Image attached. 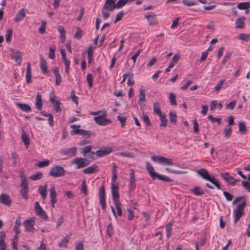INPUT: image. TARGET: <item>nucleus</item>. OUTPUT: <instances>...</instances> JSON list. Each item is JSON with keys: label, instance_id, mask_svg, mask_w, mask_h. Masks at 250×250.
Instances as JSON below:
<instances>
[{"label": "nucleus", "instance_id": "nucleus-54", "mask_svg": "<svg viewBox=\"0 0 250 250\" xmlns=\"http://www.w3.org/2000/svg\"><path fill=\"white\" fill-rule=\"evenodd\" d=\"M120 155L127 158H133L134 156L133 153L127 151L120 152Z\"/></svg>", "mask_w": 250, "mask_h": 250}, {"label": "nucleus", "instance_id": "nucleus-46", "mask_svg": "<svg viewBox=\"0 0 250 250\" xmlns=\"http://www.w3.org/2000/svg\"><path fill=\"white\" fill-rule=\"evenodd\" d=\"M169 120L172 124H175L177 121V116L175 112L170 111L169 113Z\"/></svg>", "mask_w": 250, "mask_h": 250}, {"label": "nucleus", "instance_id": "nucleus-53", "mask_svg": "<svg viewBox=\"0 0 250 250\" xmlns=\"http://www.w3.org/2000/svg\"><path fill=\"white\" fill-rule=\"evenodd\" d=\"M28 189H21L20 194L25 200H27Z\"/></svg>", "mask_w": 250, "mask_h": 250}, {"label": "nucleus", "instance_id": "nucleus-55", "mask_svg": "<svg viewBox=\"0 0 250 250\" xmlns=\"http://www.w3.org/2000/svg\"><path fill=\"white\" fill-rule=\"evenodd\" d=\"M46 26V22L45 21H42L41 25L39 29V32L41 34H44L45 31Z\"/></svg>", "mask_w": 250, "mask_h": 250}, {"label": "nucleus", "instance_id": "nucleus-30", "mask_svg": "<svg viewBox=\"0 0 250 250\" xmlns=\"http://www.w3.org/2000/svg\"><path fill=\"white\" fill-rule=\"evenodd\" d=\"M58 30L60 34V40L62 42H63L65 40V31L63 26L59 25L58 27Z\"/></svg>", "mask_w": 250, "mask_h": 250}, {"label": "nucleus", "instance_id": "nucleus-18", "mask_svg": "<svg viewBox=\"0 0 250 250\" xmlns=\"http://www.w3.org/2000/svg\"><path fill=\"white\" fill-rule=\"evenodd\" d=\"M220 176L226 182L229 183V185L232 186L234 185V178L231 176L229 173H221Z\"/></svg>", "mask_w": 250, "mask_h": 250}, {"label": "nucleus", "instance_id": "nucleus-4", "mask_svg": "<svg viewBox=\"0 0 250 250\" xmlns=\"http://www.w3.org/2000/svg\"><path fill=\"white\" fill-rule=\"evenodd\" d=\"M112 150L113 149L111 147L103 146L100 149H98L96 152H91V156H90L89 158H93L94 154H96L98 157H103L110 153Z\"/></svg>", "mask_w": 250, "mask_h": 250}, {"label": "nucleus", "instance_id": "nucleus-39", "mask_svg": "<svg viewBox=\"0 0 250 250\" xmlns=\"http://www.w3.org/2000/svg\"><path fill=\"white\" fill-rule=\"evenodd\" d=\"M237 7L240 10H247L250 8V2H243L237 4Z\"/></svg>", "mask_w": 250, "mask_h": 250}, {"label": "nucleus", "instance_id": "nucleus-25", "mask_svg": "<svg viewBox=\"0 0 250 250\" xmlns=\"http://www.w3.org/2000/svg\"><path fill=\"white\" fill-rule=\"evenodd\" d=\"M77 152V148L71 147L68 149H66L63 150V154L70 156L73 157L76 155Z\"/></svg>", "mask_w": 250, "mask_h": 250}, {"label": "nucleus", "instance_id": "nucleus-59", "mask_svg": "<svg viewBox=\"0 0 250 250\" xmlns=\"http://www.w3.org/2000/svg\"><path fill=\"white\" fill-rule=\"evenodd\" d=\"M170 103L172 105H176L177 104L176 101V96L173 93L169 94Z\"/></svg>", "mask_w": 250, "mask_h": 250}, {"label": "nucleus", "instance_id": "nucleus-19", "mask_svg": "<svg viewBox=\"0 0 250 250\" xmlns=\"http://www.w3.org/2000/svg\"><path fill=\"white\" fill-rule=\"evenodd\" d=\"M20 177L21 179V189H28V184L27 178L23 172L20 171Z\"/></svg>", "mask_w": 250, "mask_h": 250}, {"label": "nucleus", "instance_id": "nucleus-9", "mask_svg": "<svg viewBox=\"0 0 250 250\" xmlns=\"http://www.w3.org/2000/svg\"><path fill=\"white\" fill-rule=\"evenodd\" d=\"M55 95L53 93H51L50 94L49 101L50 103L53 104L54 110L56 112H60L62 110V109L60 106L61 103L58 100H55Z\"/></svg>", "mask_w": 250, "mask_h": 250}, {"label": "nucleus", "instance_id": "nucleus-57", "mask_svg": "<svg viewBox=\"0 0 250 250\" xmlns=\"http://www.w3.org/2000/svg\"><path fill=\"white\" fill-rule=\"evenodd\" d=\"M225 82V79L221 80L219 81V82L218 83L217 85L214 87V90L216 91H219L221 89V88H222V87Z\"/></svg>", "mask_w": 250, "mask_h": 250}, {"label": "nucleus", "instance_id": "nucleus-26", "mask_svg": "<svg viewBox=\"0 0 250 250\" xmlns=\"http://www.w3.org/2000/svg\"><path fill=\"white\" fill-rule=\"evenodd\" d=\"M197 173L204 179L207 180L208 177L209 176V174L205 168H201L197 171Z\"/></svg>", "mask_w": 250, "mask_h": 250}, {"label": "nucleus", "instance_id": "nucleus-49", "mask_svg": "<svg viewBox=\"0 0 250 250\" xmlns=\"http://www.w3.org/2000/svg\"><path fill=\"white\" fill-rule=\"evenodd\" d=\"M127 2V0H119L115 4V7L119 9L125 5Z\"/></svg>", "mask_w": 250, "mask_h": 250}, {"label": "nucleus", "instance_id": "nucleus-36", "mask_svg": "<svg viewBox=\"0 0 250 250\" xmlns=\"http://www.w3.org/2000/svg\"><path fill=\"white\" fill-rule=\"evenodd\" d=\"M42 96L40 93H38L36 98V106L38 110L42 109Z\"/></svg>", "mask_w": 250, "mask_h": 250}, {"label": "nucleus", "instance_id": "nucleus-60", "mask_svg": "<svg viewBox=\"0 0 250 250\" xmlns=\"http://www.w3.org/2000/svg\"><path fill=\"white\" fill-rule=\"evenodd\" d=\"M82 36V31L80 27L77 28L76 32L74 35V38L77 39H80Z\"/></svg>", "mask_w": 250, "mask_h": 250}, {"label": "nucleus", "instance_id": "nucleus-48", "mask_svg": "<svg viewBox=\"0 0 250 250\" xmlns=\"http://www.w3.org/2000/svg\"><path fill=\"white\" fill-rule=\"evenodd\" d=\"M114 233V229L111 223H110L108 225L107 229H106V234L109 236L111 237Z\"/></svg>", "mask_w": 250, "mask_h": 250}, {"label": "nucleus", "instance_id": "nucleus-43", "mask_svg": "<svg viewBox=\"0 0 250 250\" xmlns=\"http://www.w3.org/2000/svg\"><path fill=\"white\" fill-rule=\"evenodd\" d=\"M239 130L242 134H245L247 133V128L245 124L243 122L238 123Z\"/></svg>", "mask_w": 250, "mask_h": 250}, {"label": "nucleus", "instance_id": "nucleus-21", "mask_svg": "<svg viewBox=\"0 0 250 250\" xmlns=\"http://www.w3.org/2000/svg\"><path fill=\"white\" fill-rule=\"evenodd\" d=\"M98 171H99V169L98 166L95 164L92 165L83 170V172L85 174H92Z\"/></svg>", "mask_w": 250, "mask_h": 250}, {"label": "nucleus", "instance_id": "nucleus-3", "mask_svg": "<svg viewBox=\"0 0 250 250\" xmlns=\"http://www.w3.org/2000/svg\"><path fill=\"white\" fill-rule=\"evenodd\" d=\"M151 159L156 163L162 164L164 166H171L173 165L174 163L170 158H167L163 156H160L157 155L152 156Z\"/></svg>", "mask_w": 250, "mask_h": 250}, {"label": "nucleus", "instance_id": "nucleus-23", "mask_svg": "<svg viewBox=\"0 0 250 250\" xmlns=\"http://www.w3.org/2000/svg\"><path fill=\"white\" fill-rule=\"evenodd\" d=\"M5 233L4 231L0 232V250H6V244L5 243Z\"/></svg>", "mask_w": 250, "mask_h": 250}, {"label": "nucleus", "instance_id": "nucleus-51", "mask_svg": "<svg viewBox=\"0 0 250 250\" xmlns=\"http://www.w3.org/2000/svg\"><path fill=\"white\" fill-rule=\"evenodd\" d=\"M114 204L117 209L118 215L119 216H121L122 215V210L121 208L122 205L121 202L116 203Z\"/></svg>", "mask_w": 250, "mask_h": 250}, {"label": "nucleus", "instance_id": "nucleus-14", "mask_svg": "<svg viewBox=\"0 0 250 250\" xmlns=\"http://www.w3.org/2000/svg\"><path fill=\"white\" fill-rule=\"evenodd\" d=\"M95 122L100 125H105L111 123L110 120L106 119L103 116H99L94 118Z\"/></svg>", "mask_w": 250, "mask_h": 250}, {"label": "nucleus", "instance_id": "nucleus-12", "mask_svg": "<svg viewBox=\"0 0 250 250\" xmlns=\"http://www.w3.org/2000/svg\"><path fill=\"white\" fill-rule=\"evenodd\" d=\"M112 194L113 200L114 203L120 202L119 201V194L118 193V186L114 183L111 184Z\"/></svg>", "mask_w": 250, "mask_h": 250}, {"label": "nucleus", "instance_id": "nucleus-7", "mask_svg": "<svg viewBox=\"0 0 250 250\" xmlns=\"http://www.w3.org/2000/svg\"><path fill=\"white\" fill-rule=\"evenodd\" d=\"M71 164L76 165V168L79 169L88 166L89 162L85 158H76L73 160Z\"/></svg>", "mask_w": 250, "mask_h": 250}, {"label": "nucleus", "instance_id": "nucleus-42", "mask_svg": "<svg viewBox=\"0 0 250 250\" xmlns=\"http://www.w3.org/2000/svg\"><path fill=\"white\" fill-rule=\"evenodd\" d=\"M180 57L179 54H175L172 58V61L169 63V67H173L178 62Z\"/></svg>", "mask_w": 250, "mask_h": 250}, {"label": "nucleus", "instance_id": "nucleus-11", "mask_svg": "<svg viewBox=\"0 0 250 250\" xmlns=\"http://www.w3.org/2000/svg\"><path fill=\"white\" fill-rule=\"evenodd\" d=\"M10 56L11 58L15 60L18 64H21L22 55L20 51L18 50L11 49L10 50Z\"/></svg>", "mask_w": 250, "mask_h": 250}, {"label": "nucleus", "instance_id": "nucleus-64", "mask_svg": "<svg viewBox=\"0 0 250 250\" xmlns=\"http://www.w3.org/2000/svg\"><path fill=\"white\" fill-rule=\"evenodd\" d=\"M124 15V12L123 11L118 13L117 14V15H116V18L114 22L115 23H116L117 22H118L119 21H121L122 20V19L123 18Z\"/></svg>", "mask_w": 250, "mask_h": 250}, {"label": "nucleus", "instance_id": "nucleus-63", "mask_svg": "<svg viewBox=\"0 0 250 250\" xmlns=\"http://www.w3.org/2000/svg\"><path fill=\"white\" fill-rule=\"evenodd\" d=\"M208 119L212 123H214L215 122H217L218 125H220L221 123V119L220 118H214L212 115H209L208 116Z\"/></svg>", "mask_w": 250, "mask_h": 250}, {"label": "nucleus", "instance_id": "nucleus-38", "mask_svg": "<svg viewBox=\"0 0 250 250\" xmlns=\"http://www.w3.org/2000/svg\"><path fill=\"white\" fill-rule=\"evenodd\" d=\"M17 105L24 112L30 111L31 110V107L27 104L17 103Z\"/></svg>", "mask_w": 250, "mask_h": 250}, {"label": "nucleus", "instance_id": "nucleus-37", "mask_svg": "<svg viewBox=\"0 0 250 250\" xmlns=\"http://www.w3.org/2000/svg\"><path fill=\"white\" fill-rule=\"evenodd\" d=\"M190 192L197 196L202 195L204 193L203 190L200 187H196L194 188L190 189Z\"/></svg>", "mask_w": 250, "mask_h": 250}, {"label": "nucleus", "instance_id": "nucleus-17", "mask_svg": "<svg viewBox=\"0 0 250 250\" xmlns=\"http://www.w3.org/2000/svg\"><path fill=\"white\" fill-rule=\"evenodd\" d=\"M0 201L2 204L7 206H10L12 202L10 197L6 194H1L0 195Z\"/></svg>", "mask_w": 250, "mask_h": 250}, {"label": "nucleus", "instance_id": "nucleus-50", "mask_svg": "<svg viewBox=\"0 0 250 250\" xmlns=\"http://www.w3.org/2000/svg\"><path fill=\"white\" fill-rule=\"evenodd\" d=\"M93 77L91 74L88 73L86 76V81L88 83L89 87L90 88L93 86Z\"/></svg>", "mask_w": 250, "mask_h": 250}, {"label": "nucleus", "instance_id": "nucleus-24", "mask_svg": "<svg viewBox=\"0 0 250 250\" xmlns=\"http://www.w3.org/2000/svg\"><path fill=\"white\" fill-rule=\"evenodd\" d=\"M25 16V11L24 8L20 9L17 13L15 18V21L16 22H19L22 20L23 18Z\"/></svg>", "mask_w": 250, "mask_h": 250}, {"label": "nucleus", "instance_id": "nucleus-41", "mask_svg": "<svg viewBox=\"0 0 250 250\" xmlns=\"http://www.w3.org/2000/svg\"><path fill=\"white\" fill-rule=\"evenodd\" d=\"M159 117L161 121L160 126L164 127H166L167 123V119L166 115L162 114L161 115H160Z\"/></svg>", "mask_w": 250, "mask_h": 250}, {"label": "nucleus", "instance_id": "nucleus-20", "mask_svg": "<svg viewBox=\"0 0 250 250\" xmlns=\"http://www.w3.org/2000/svg\"><path fill=\"white\" fill-rule=\"evenodd\" d=\"M50 197L52 206L54 207V204L57 202V193L53 186H52L50 189Z\"/></svg>", "mask_w": 250, "mask_h": 250}, {"label": "nucleus", "instance_id": "nucleus-6", "mask_svg": "<svg viewBox=\"0 0 250 250\" xmlns=\"http://www.w3.org/2000/svg\"><path fill=\"white\" fill-rule=\"evenodd\" d=\"M115 8V4H111L109 3L108 2L105 1L102 9V13L104 19H107L109 16V14L107 11H112Z\"/></svg>", "mask_w": 250, "mask_h": 250}, {"label": "nucleus", "instance_id": "nucleus-10", "mask_svg": "<svg viewBox=\"0 0 250 250\" xmlns=\"http://www.w3.org/2000/svg\"><path fill=\"white\" fill-rule=\"evenodd\" d=\"M99 200L102 206V208L103 210L105 209L106 208V204L105 201V191H104V186H102L100 188L99 191Z\"/></svg>", "mask_w": 250, "mask_h": 250}, {"label": "nucleus", "instance_id": "nucleus-45", "mask_svg": "<svg viewBox=\"0 0 250 250\" xmlns=\"http://www.w3.org/2000/svg\"><path fill=\"white\" fill-rule=\"evenodd\" d=\"M42 177V174L41 172H38L36 174L32 175L29 178L33 181L41 179Z\"/></svg>", "mask_w": 250, "mask_h": 250}, {"label": "nucleus", "instance_id": "nucleus-47", "mask_svg": "<svg viewBox=\"0 0 250 250\" xmlns=\"http://www.w3.org/2000/svg\"><path fill=\"white\" fill-rule=\"evenodd\" d=\"M130 188H133L135 187V173L132 170H131V172L130 173Z\"/></svg>", "mask_w": 250, "mask_h": 250}, {"label": "nucleus", "instance_id": "nucleus-58", "mask_svg": "<svg viewBox=\"0 0 250 250\" xmlns=\"http://www.w3.org/2000/svg\"><path fill=\"white\" fill-rule=\"evenodd\" d=\"M56 47L55 46H52L49 48V57L51 59H54L55 58V51Z\"/></svg>", "mask_w": 250, "mask_h": 250}, {"label": "nucleus", "instance_id": "nucleus-15", "mask_svg": "<svg viewBox=\"0 0 250 250\" xmlns=\"http://www.w3.org/2000/svg\"><path fill=\"white\" fill-rule=\"evenodd\" d=\"M70 133L71 135H87L90 136L93 134L92 132L89 130H85L82 129H76L71 131Z\"/></svg>", "mask_w": 250, "mask_h": 250}, {"label": "nucleus", "instance_id": "nucleus-33", "mask_svg": "<svg viewBox=\"0 0 250 250\" xmlns=\"http://www.w3.org/2000/svg\"><path fill=\"white\" fill-rule=\"evenodd\" d=\"M31 68L30 63H27V70L26 73V79L27 83H30L31 81Z\"/></svg>", "mask_w": 250, "mask_h": 250}, {"label": "nucleus", "instance_id": "nucleus-8", "mask_svg": "<svg viewBox=\"0 0 250 250\" xmlns=\"http://www.w3.org/2000/svg\"><path fill=\"white\" fill-rule=\"evenodd\" d=\"M35 212L37 215L40 216L41 218L45 220H47L48 219V215L42 209L38 202H36L35 203Z\"/></svg>", "mask_w": 250, "mask_h": 250}, {"label": "nucleus", "instance_id": "nucleus-2", "mask_svg": "<svg viewBox=\"0 0 250 250\" xmlns=\"http://www.w3.org/2000/svg\"><path fill=\"white\" fill-rule=\"evenodd\" d=\"M246 205V201H244L237 206L236 209H234L233 213L234 214V222L235 223H236L240 218L244 215V209Z\"/></svg>", "mask_w": 250, "mask_h": 250}, {"label": "nucleus", "instance_id": "nucleus-52", "mask_svg": "<svg viewBox=\"0 0 250 250\" xmlns=\"http://www.w3.org/2000/svg\"><path fill=\"white\" fill-rule=\"evenodd\" d=\"M172 229V224L169 223L166 225V233L167 238H169L171 235V231Z\"/></svg>", "mask_w": 250, "mask_h": 250}, {"label": "nucleus", "instance_id": "nucleus-1", "mask_svg": "<svg viewBox=\"0 0 250 250\" xmlns=\"http://www.w3.org/2000/svg\"><path fill=\"white\" fill-rule=\"evenodd\" d=\"M146 169L153 180H155L156 178H158L161 180L168 182H171L172 181V180L168 177L165 175H159L154 172V168L148 162H146Z\"/></svg>", "mask_w": 250, "mask_h": 250}, {"label": "nucleus", "instance_id": "nucleus-56", "mask_svg": "<svg viewBox=\"0 0 250 250\" xmlns=\"http://www.w3.org/2000/svg\"><path fill=\"white\" fill-rule=\"evenodd\" d=\"M117 119L121 122V127H124L125 125V122L126 121L127 118L125 117L118 116Z\"/></svg>", "mask_w": 250, "mask_h": 250}, {"label": "nucleus", "instance_id": "nucleus-34", "mask_svg": "<svg viewBox=\"0 0 250 250\" xmlns=\"http://www.w3.org/2000/svg\"><path fill=\"white\" fill-rule=\"evenodd\" d=\"M47 185H45L44 186H40L39 187L38 191L40 192L42 197L43 199H45L47 195Z\"/></svg>", "mask_w": 250, "mask_h": 250}, {"label": "nucleus", "instance_id": "nucleus-31", "mask_svg": "<svg viewBox=\"0 0 250 250\" xmlns=\"http://www.w3.org/2000/svg\"><path fill=\"white\" fill-rule=\"evenodd\" d=\"M208 181L211 183L212 184H213L217 189H221V186L220 185V183L219 181L215 179L214 176H209L208 177V179H207Z\"/></svg>", "mask_w": 250, "mask_h": 250}, {"label": "nucleus", "instance_id": "nucleus-28", "mask_svg": "<svg viewBox=\"0 0 250 250\" xmlns=\"http://www.w3.org/2000/svg\"><path fill=\"white\" fill-rule=\"evenodd\" d=\"M245 18L244 17L237 19L235 22V27L236 28L244 29L245 28V23L244 22Z\"/></svg>", "mask_w": 250, "mask_h": 250}, {"label": "nucleus", "instance_id": "nucleus-22", "mask_svg": "<svg viewBox=\"0 0 250 250\" xmlns=\"http://www.w3.org/2000/svg\"><path fill=\"white\" fill-rule=\"evenodd\" d=\"M53 73L56 78L55 84L56 85H59L62 82V77L59 73L58 68L55 67L52 70Z\"/></svg>", "mask_w": 250, "mask_h": 250}, {"label": "nucleus", "instance_id": "nucleus-13", "mask_svg": "<svg viewBox=\"0 0 250 250\" xmlns=\"http://www.w3.org/2000/svg\"><path fill=\"white\" fill-rule=\"evenodd\" d=\"M145 17L147 19L150 25H156L158 23L156 15L153 13H149V14L145 15Z\"/></svg>", "mask_w": 250, "mask_h": 250}, {"label": "nucleus", "instance_id": "nucleus-40", "mask_svg": "<svg viewBox=\"0 0 250 250\" xmlns=\"http://www.w3.org/2000/svg\"><path fill=\"white\" fill-rule=\"evenodd\" d=\"M140 93H139V103L140 102H144L146 101V93H145V89L144 88H141L140 89Z\"/></svg>", "mask_w": 250, "mask_h": 250}, {"label": "nucleus", "instance_id": "nucleus-44", "mask_svg": "<svg viewBox=\"0 0 250 250\" xmlns=\"http://www.w3.org/2000/svg\"><path fill=\"white\" fill-rule=\"evenodd\" d=\"M153 108L154 112L159 116L162 114V112L160 110V105L158 103H154L153 105Z\"/></svg>", "mask_w": 250, "mask_h": 250}, {"label": "nucleus", "instance_id": "nucleus-29", "mask_svg": "<svg viewBox=\"0 0 250 250\" xmlns=\"http://www.w3.org/2000/svg\"><path fill=\"white\" fill-rule=\"evenodd\" d=\"M71 235V233H70L69 235H67L65 237H64L61 242L59 244V246L60 247H64L66 248L67 247V243L69 242V240L70 238V236Z\"/></svg>", "mask_w": 250, "mask_h": 250}, {"label": "nucleus", "instance_id": "nucleus-5", "mask_svg": "<svg viewBox=\"0 0 250 250\" xmlns=\"http://www.w3.org/2000/svg\"><path fill=\"white\" fill-rule=\"evenodd\" d=\"M65 170L63 167L56 166L50 168L49 174L54 177H60L65 175Z\"/></svg>", "mask_w": 250, "mask_h": 250}, {"label": "nucleus", "instance_id": "nucleus-16", "mask_svg": "<svg viewBox=\"0 0 250 250\" xmlns=\"http://www.w3.org/2000/svg\"><path fill=\"white\" fill-rule=\"evenodd\" d=\"M23 225L25 227V231L26 232H33L34 230V223L32 220H25Z\"/></svg>", "mask_w": 250, "mask_h": 250}, {"label": "nucleus", "instance_id": "nucleus-32", "mask_svg": "<svg viewBox=\"0 0 250 250\" xmlns=\"http://www.w3.org/2000/svg\"><path fill=\"white\" fill-rule=\"evenodd\" d=\"M41 69L43 73L47 74V63L42 57H41Z\"/></svg>", "mask_w": 250, "mask_h": 250}, {"label": "nucleus", "instance_id": "nucleus-35", "mask_svg": "<svg viewBox=\"0 0 250 250\" xmlns=\"http://www.w3.org/2000/svg\"><path fill=\"white\" fill-rule=\"evenodd\" d=\"M21 225V218L20 217H17L15 221V225L14 228V231L16 232V234L18 235L20 233L21 231L20 230V227Z\"/></svg>", "mask_w": 250, "mask_h": 250}, {"label": "nucleus", "instance_id": "nucleus-61", "mask_svg": "<svg viewBox=\"0 0 250 250\" xmlns=\"http://www.w3.org/2000/svg\"><path fill=\"white\" fill-rule=\"evenodd\" d=\"M49 165V161L46 160L43 161H40L37 164V166L40 167H47Z\"/></svg>", "mask_w": 250, "mask_h": 250}, {"label": "nucleus", "instance_id": "nucleus-27", "mask_svg": "<svg viewBox=\"0 0 250 250\" xmlns=\"http://www.w3.org/2000/svg\"><path fill=\"white\" fill-rule=\"evenodd\" d=\"M21 139L26 148H28L30 144L29 138L23 129L22 130Z\"/></svg>", "mask_w": 250, "mask_h": 250}, {"label": "nucleus", "instance_id": "nucleus-62", "mask_svg": "<svg viewBox=\"0 0 250 250\" xmlns=\"http://www.w3.org/2000/svg\"><path fill=\"white\" fill-rule=\"evenodd\" d=\"M12 33L13 31L12 29H9L7 30L5 36V40L7 42H9L10 41Z\"/></svg>", "mask_w": 250, "mask_h": 250}]
</instances>
